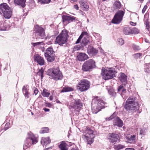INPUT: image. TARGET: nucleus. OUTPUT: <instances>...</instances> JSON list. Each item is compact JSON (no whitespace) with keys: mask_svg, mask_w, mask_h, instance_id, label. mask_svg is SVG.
Instances as JSON below:
<instances>
[{"mask_svg":"<svg viewBox=\"0 0 150 150\" xmlns=\"http://www.w3.org/2000/svg\"><path fill=\"white\" fill-rule=\"evenodd\" d=\"M62 22L64 24H67L73 21L76 18L70 16L63 15L62 16Z\"/></svg>","mask_w":150,"mask_h":150,"instance_id":"obj_16","label":"nucleus"},{"mask_svg":"<svg viewBox=\"0 0 150 150\" xmlns=\"http://www.w3.org/2000/svg\"><path fill=\"white\" fill-rule=\"evenodd\" d=\"M109 94L112 96L115 97L116 96V93L114 89H110L108 91Z\"/></svg>","mask_w":150,"mask_h":150,"instance_id":"obj_41","label":"nucleus"},{"mask_svg":"<svg viewBox=\"0 0 150 150\" xmlns=\"http://www.w3.org/2000/svg\"><path fill=\"white\" fill-rule=\"evenodd\" d=\"M28 86H24L22 88L23 92L25 96V98L26 99L29 98L30 94V93L28 92Z\"/></svg>","mask_w":150,"mask_h":150,"instance_id":"obj_29","label":"nucleus"},{"mask_svg":"<svg viewBox=\"0 0 150 150\" xmlns=\"http://www.w3.org/2000/svg\"><path fill=\"white\" fill-rule=\"evenodd\" d=\"M68 37V34L67 31L65 30H63L57 37L55 43L60 45H63V44L66 43Z\"/></svg>","mask_w":150,"mask_h":150,"instance_id":"obj_3","label":"nucleus"},{"mask_svg":"<svg viewBox=\"0 0 150 150\" xmlns=\"http://www.w3.org/2000/svg\"><path fill=\"white\" fill-rule=\"evenodd\" d=\"M131 102L130 103L134 105V106H137V107L136 108V109L139 110V106L138 105V103L136 97L132 96L129 97L126 101V102Z\"/></svg>","mask_w":150,"mask_h":150,"instance_id":"obj_17","label":"nucleus"},{"mask_svg":"<svg viewBox=\"0 0 150 150\" xmlns=\"http://www.w3.org/2000/svg\"><path fill=\"white\" fill-rule=\"evenodd\" d=\"M9 127H7V126H5V127H4V129L5 130H7V129H8Z\"/></svg>","mask_w":150,"mask_h":150,"instance_id":"obj_61","label":"nucleus"},{"mask_svg":"<svg viewBox=\"0 0 150 150\" xmlns=\"http://www.w3.org/2000/svg\"><path fill=\"white\" fill-rule=\"evenodd\" d=\"M71 150H79V149L76 147H75L72 148Z\"/></svg>","mask_w":150,"mask_h":150,"instance_id":"obj_59","label":"nucleus"},{"mask_svg":"<svg viewBox=\"0 0 150 150\" xmlns=\"http://www.w3.org/2000/svg\"><path fill=\"white\" fill-rule=\"evenodd\" d=\"M82 106V104L79 100H76L73 99L71 100L69 108L72 112H79Z\"/></svg>","mask_w":150,"mask_h":150,"instance_id":"obj_6","label":"nucleus"},{"mask_svg":"<svg viewBox=\"0 0 150 150\" xmlns=\"http://www.w3.org/2000/svg\"><path fill=\"white\" fill-rule=\"evenodd\" d=\"M147 6L146 5H145L144 6L142 11V13H144L145 12V11L146 10V9H147Z\"/></svg>","mask_w":150,"mask_h":150,"instance_id":"obj_50","label":"nucleus"},{"mask_svg":"<svg viewBox=\"0 0 150 150\" xmlns=\"http://www.w3.org/2000/svg\"><path fill=\"white\" fill-rule=\"evenodd\" d=\"M54 53L52 47H50L47 49L45 52V56L48 61L51 62L54 61L55 59Z\"/></svg>","mask_w":150,"mask_h":150,"instance_id":"obj_11","label":"nucleus"},{"mask_svg":"<svg viewBox=\"0 0 150 150\" xmlns=\"http://www.w3.org/2000/svg\"><path fill=\"white\" fill-rule=\"evenodd\" d=\"M38 92V90L37 88H36L34 91V93L35 95H37Z\"/></svg>","mask_w":150,"mask_h":150,"instance_id":"obj_53","label":"nucleus"},{"mask_svg":"<svg viewBox=\"0 0 150 150\" xmlns=\"http://www.w3.org/2000/svg\"><path fill=\"white\" fill-rule=\"evenodd\" d=\"M95 136H88V135H83L82 137L84 140H86L88 144H91L94 141L93 139Z\"/></svg>","mask_w":150,"mask_h":150,"instance_id":"obj_20","label":"nucleus"},{"mask_svg":"<svg viewBox=\"0 0 150 150\" xmlns=\"http://www.w3.org/2000/svg\"><path fill=\"white\" fill-rule=\"evenodd\" d=\"M47 90L46 89H44L42 92V95L44 97H48L49 96L50 93L47 92Z\"/></svg>","mask_w":150,"mask_h":150,"instance_id":"obj_36","label":"nucleus"},{"mask_svg":"<svg viewBox=\"0 0 150 150\" xmlns=\"http://www.w3.org/2000/svg\"><path fill=\"white\" fill-rule=\"evenodd\" d=\"M131 28L128 27H125L123 30V33L126 35L131 34Z\"/></svg>","mask_w":150,"mask_h":150,"instance_id":"obj_34","label":"nucleus"},{"mask_svg":"<svg viewBox=\"0 0 150 150\" xmlns=\"http://www.w3.org/2000/svg\"><path fill=\"white\" fill-rule=\"evenodd\" d=\"M131 34H137L139 33V30L136 28H131Z\"/></svg>","mask_w":150,"mask_h":150,"instance_id":"obj_38","label":"nucleus"},{"mask_svg":"<svg viewBox=\"0 0 150 150\" xmlns=\"http://www.w3.org/2000/svg\"><path fill=\"white\" fill-rule=\"evenodd\" d=\"M35 35L37 38H42L45 36V33L44 29L42 27L38 25L35 27Z\"/></svg>","mask_w":150,"mask_h":150,"instance_id":"obj_13","label":"nucleus"},{"mask_svg":"<svg viewBox=\"0 0 150 150\" xmlns=\"http://www.w3.org/2000/svg\"><path fill=\"white\" fill-rule=\"evenodd\" d=\"M88 53L90 55L95 56L98 52V50L94 48L93 46H88L87 49Z\"/></svg>","mask_w":150,"mask_h":150,"instance_id":"obj_18","label":"nucleus"},{"mask_svg":"<svg viewBox=\"0 0 150 150\" xmlns=\"http://www.w3.org/2000/svg\"><path fill=\"white\" fill-rule=\"evenodd\" d=\"M130 24L131 25L133 26H135L136 25V23H133V22L131 21L130 22Z\"/></svg>","mask_w":150,"mask_h":150,"instance_id":"obj_55","label":"nucleus"},{"mask_svg":"<svg viewBox=\"0 0 150 150\" xmlns=\"http://www.w3.org/2000/svg\"><path fill=\"white\" fill-rule=\"evenodd\" d=\"M118 44L120 45H122L124 43L123 40L122 38H119L118 39Z\"/></svg>","mask_w":150,"mask_h":150,"instance_id":"obj_45","label":"nucleus"},{"mask_svg":"<svg viewBox=\"0 0 150 150\" xmlns=\"http://www.w3.org/2000/svg\"><path fill=\"white\" fill-rule=\"evenodd\" d=\"M126 89L124 88H123L122 89V91H121L120 93H121V94H122V93H126Z\"/></svg>","mask_w":150,"mask_h":150,"instance_id":"obj_51","label":"nucleus"},{"mask_svg":"<svg viewBox=\"0 0 150 150\" xmlns=\"http://www.w3.org/2000/svg\"><path fill=\"white\" fill-rule=\"evenodd\" d=\"M137 136L134 135H127L125 137L127 142L130 143H133L135 142Z\"/></svg>","mask_w":150,"mask_h":150,"instance_id":"obj_21","label":"nucleus"},{"mask_svg":"<svg viewBox=\"0 0 150 150\" xmlns=\"http://www.w3.org/2000/svg\"><path fill=\"white\" fill-rule=\"evenodd\" d=\"M150 64H145V67L144 68V71L148 73L150 72Z\"/></svg>","mask_w":150,"mask_h":150,"instance_id":"obj_42","label":"nucleus"},{"mask_svg":"<svg viewBox=\"0 0 150 150\" xmlns=\"http://www.w3.org/2000/svg\"><path fill=\"white\" fill-rule=\"evenodd\" d=\"M144 21L147 29L149 30L150 28V26L149 24L148 19V18H144Z\"/></svg>","mask_w":150,"mask_h":150,"instance_id":"obj_40","label":"nucleus"},{"mask_svg":"<svg viewBox=\"0 0 150 150\" xmlns=\"http://www.w3.org/2000/svg\"><path fill=\"white\" fill-rule=\"evenodd\" d=\"M78 0H71V1H72L73 2H76Z\"/></svg>","mask_w":150,"mask_h":150,"instance_id":"obj_64","label":"nucleus"},{"mask_svg":"<svg viewBox=\"0 0 150 150\" xmlns=\"http://www.w3.org/2000/svg\"><path fill=\"white\" fill-rule=\"evenodd\" d=\"M30 3H35V1L34 0H29Z\"/></svg>","mask_w":150,"mask_h":150,"instance_id":"obj_60","label":"nucleus"},{"mask_svg":"<svg viewBox=\"0 0 150 150\" xmlns=\"http://www.w3.org/2000/svg\"><path fill=\"white\" fill-rule=\"evenodd\" d=\"M116 115L114 113L112 115L108 118H106L107 121H109L114 118L113 125L115 126H117L119 127H122L123 125V121L119 117L115 118Z\"/></svg>","mask_w":150,"mask_h":150,"instance_id":"obj_12","label":"nucleus"},{"mask_svg":"<svg viewBox=\"0 0 150 150\" xmlns=\"http://www.w3.org/2000/svg\"><path fill=\"white\" fill-rule=\"evenodd\" d=\"M108 139L110 142L115 144L119 141L120 137L118 134L112 133L108 135Z\"/></svg>","mask_w":150,"mask_h":150,"instance_id":"obj_14","label":"nucleus"},{"mask_svg":"<svg viewBox=\"0 0 150 150\" xmlns=\"http://www.w3.org/2000/svg\"><path fill=\"white\" fill-rule=\"evenodd\" d=\"M38 3L40 4H43L46 3L45 1V0H38Z\"/></svg>","mask_w":150,"mask_h":150,"instance_id":"obj_48","label":"nucleus"},{"mask_svg":"<svg viewBox=\"0 0 150 150\" xmlns=\"http://www.w3.org/2000/svg\"><path fill=\"white\" fill-rule=\"evenodd\" d=\"M123 88V86H119L117 89V91L120 93V92L122 91Z\"/></svg>","mask_w":150,"mask_h":150,"instance_id":"obj_49","label":"nucleus"},{"mask_svg":"<svg viewBox=\"0 0 150 150\" xmlns=\"http://www.w3.org/2000/svg\"><path fill=\"white\" fill-rule=\"evenodd\" d=\"M77 57L79 61H83L89 58L88 56L85 53H80L78 55Z\"/></svg>","mask_w":150,"mask_h":150,"instance_id":"obj_22","label":"nucleus"},{"mask_svg":"<svg viewBox=\"0 0 150 150\" xmlns=\"http://www.w3.org/2000/svg\"><path fill=\"white\" fill-rule=\"evenodd\" d=\"M125 148V146L121 144H118L116 146V148L118 150L122 149Z\"/></svg>","mask_w":150,"mask_h":150,"instance_id":"obj_44","label":"nucleus"},{"mask_svg":"<svg viewBox=\"0 0 150 150\" xmlns=\"http://www.w3.org/2000/svg\"><path fill=\"white\" fill-rule=\"evenodd\" d=\"M44 71V69L42 68L40 69L39 70V71L37 72L38 74L41 77L42 79L43 78Z\"/></svg>","mask_w":150,"mask_h":150,"instance_id":"obj_37","label":"nucleus"},{"mask_svg":"<svg viewBox=\"0 0 150 150\" xmlns=\"http://www.w3.org/2000/svg\"><path fill=\"white\" fill-rule=\"evenodd\" d=\"M131 102H126V104L124 106V108L126 110L128 111H131V112H138V110H136V108L137 106H134V105L130 103Z\"/></svg>","mask_w":150,"mask_h":150,"instance_id":"obj_15","label":"nucleus"},{"mask_svg":"<svg viewBox=\"0 0 150 150\" xmlns=\"http://www.w3.org/2000/svg\"><path fill=\"white\" fill-rule=\"evenodd\" d=\"M56 102L57 103H61V102L59 101L58 100H57L56 101Z\"/></svg>","mask_w":150,"mask_h":150,"instance_id":"obj_62","label":"nucleus"},{"mask_svg":"<svg viewBox=\"0 0 150 150\" xmlns=\"http://www.w3.org/2000/svg\"><path fill=\"white\" fill-rule=\"evenodd\" d=\"M122 4L119 1L116 0L114 1L113 7L114 10H119L122 7Z\"/></svg>","mask_w":150,"mask_h":150,"instance_id":"obj_25","label":"nucleus"},{"mask_svg":"<svg viewBox=\"0 0 150 150\" xmlns=\"http://www.w3.org/2000/svg\"><path fill=\"white\" fill-rule=\"evenodd\" d=\"M10 9L7 4L3 3L0 4V10L2 13Z\"/></svg>","mask_w":150,"mask_h":150,"instance_id":"obj_24","label":"nucleus"},{"mask_svg":"<svg viewBox=\"0 0 150 150\" xmlns=\"http://www.w3.org/2000/svg\"><path fill=\"white\" fill-rule=\"evenodd\" d=\"M14 2L15 4L22 8L24 7L25 6V0H14Z\"/></svg>","mask_w":150,"mask_h":150,"instance_id":"obj_28","label":"nucleus"},{"mask_svg":"<svg viewBox=\"0 0 150 150\" xmlns=\"http://www.w3.org/2000/svg\"><path fill=\"white\" fill-rule=\"evenodd\" d=\"M38 142V140L33 134L31 132L28 133V137L25 141V145L23 146V149L25 150L32 144H36Z\"/></svg>","mask_w":150,"mask_h":150,"instance_id":"obj_4","label":"nucleus"},{"mask_svg":"<svg viewBox=\"0 0 150 150\" xmlns=\"http://www.w3.org/2000/svg\"><path fill=\"white\" fill-rule=\"evenodd\" d=\"M146 129L145 128H143L140 130L139 134L142 136H144L146 134Z\"/></svg>","mask_w":150,"mask_h":150,"instance_id":"obj_35","label":"nucleus"},{"mask_svg":"<svg viewBox=\"0 0 150 150\" xmlns=\"http://www.w3.org/2000/svg\"><path fill=\"white\" fill-rule=\"evenodd\" d=\"M77 86L78 90L81 92L87 90L90 87V83L86 79H82L80 81Z\"/></svg>","mask_w":150,"mask_h":150,"instance_id":"obj_8","label":"nucleus"},{"mask_svg":"<svg viewBox=\"0 0 150 150\" xmlns=\"http://www.w3.org/2000/svg\"><path fill=\"white\" fill-rule=\"evenodd\" d=\"M51 0H45V2L46 4H49L51 2Z\"/></svg>","mask_w":150,"mask_h":150,"instance_id":"obj_56","label":"nucleus"},{"mask_svg":"<svg viewBox=\"0 0 150 150\" xmlns=\"http://www.w3.org/2000/svg\"><path fill=\"white\" fill-rule=\"evenodd\" d=\"M81 7L83 10L85 11L88 10L89 7L87 3L84 1L81 0L79 2Z\"/></svg>","mask_w":150,"mask_h":150,"instance_id":"obj_23","label":"nucleus"},{"mask_svg":"<svg viewBox=\"0 0 150 150\" xmlns=\"http://www.w3.org/2000/svg\"><path fill=\"white\" fill-rule=\"evenodd\" d=\"M60 150H68V148L66 143L62 142L59 145Z\"/></svg>","mask_w":150,"mask_h":150,"instance_id":"obj_31","label":"nucleus"},{"mask_svg":"<svg viewBox=\"0 0 150 150\" xmlns=\"http://www.w3.org/2000/svg\"><path fill=\"white\" fill-rule=\"evenodd\" d=\"M34 60L36 62L40 65H42L45 63L43 57H41L39 54H36L34 56Z\"/></svg>","mask_w":150,"mask_h":150,"instance_id":"obj_19","label":"nucleus"},{"mask_svg":"<svg viewBox=\"0 0 150 150\" xmlns=\"http://www.w3.org/2000/svg\"><path fill=\"white\" fill-rule=\"evenodd\" d=\"M49 99L50 100H52L53 99V96H51L50 97H49Z\"/></svg>","mask_w":150,"mask_h":150,"instance_id":"obj_57","label":"nucleus"},{"mask_svg":"<svg viewBox=\"0 0 150 150\" xmlns=\"http://www.w3.org/2000/svg\"><path fill=\"white\" fill-rule=\"evenodd\" d=\"M115 71L111 68L108 69L103 68L101 74L103 78L105 80L112 79L115 76Z\"/></svg>","mask_w":150,"mask_h":150,"instance_id":"obj_5","label":"nucleus"},{"mask_svg":"<svg viewBox=\"0 0 150 150\" xmlns=\"http://www.w3.org/2000/svg\"><path fill=\"white\" fill-rule=\"evenodd\" d=\"M85 135H88V136H95L93 134V131L89 128H87L85 130Z\"/></svg>","mask_w":150,"mask_h":150,"instance_id":"obj_33","label":"nucleus"},{"mask_svg":"<svg viewBox=\"0 0 150 150\" xmlns=\"http://www.w3.org/2000/svg\"><path fill=\"white\" fill-rule=\"evenodd\" d=\"M82 40L81 44L83 46L86 45L89 42V38L87 37L88 33L86 32H82L81 34L77 40L75 42L76 44H78L81 42V40L83 36H85Z\"/></svg>","mask_w":150,"mask_h":150,"instance_id":"obj_10","label":"nucleus"},{"mask_svg":"<svg viewBox=\"0 0 150 150\" xmlns=\"http://www.w3.org/2000/svg\"><path fill=\"white\" fill-rule=\"evenodd\" d=\"M4 18L7 19L10 18L12 15V12L10 9L3 13Z\"/></svg>","mask_w":150,"mask_h":150,"instance_id":"obj_30","label":"nucleus"},{"mask_svg":"<svg viewBox=\"0 0 150 150\" xmlns=\"http://www.w3.org/2000/svg\"><path fill=\"white\" fill-rule=\"evenodd\" d=\"M132 47L134 50H138L140 49V47L139 46L136 45H133Z\"/></svg>","mask_w":150,"mask_h":150,"instance_id":"obj_46","label":"nucleus"},{"mask_svg":"<svg viewBox=\"0 0 150 150\" xmlns=\"http://www.w3.org/2000/svg\"><path fill=\"white\" fill-rule=\"evenodd\" d=\"M9 125V123H7L6 124L5 126H8Z\"/></svg>","mask_w":150,"mask_h":150,"instance_id":"obj_63","label":"nucleus"},{"mask_svg":"<svg viewBox=\"0 0 150 150\" xmlns=\"http://www.w3.org/2000/svg\"><path fill=\"white\" fill-rule=\"evenodd\" d=\"M142 55V54L141 53H137V54H134V57L136 58H139L140 56Z\"/></svg>","mask_w":150,"mask_h":150,"instance_id":"obj_47","label":"nucleus"},{"mask_svg":"<svg viewBox=\"0 0 150 150\" xmlns=\"http://www.w3.org/2000/svg\"><path fill=\"white\" fill-rule=\"evenodd\" d=\"M74 8L76 10H78L79 7L77 4H75L74 6Z\"/></svg>","mask_w":150,"mask_h":150,"instance_id":"obj_52","label":"nucleus"},{"mask_svg":"<svg viewBox=\"0 0 150 150\" xmlns=\"http://www.w3.org/2000/svg\"><path fill=\"white\" fill-rule=\"evenodd\" d=\"M106 103L98 97L94 98L91 103L92 110L93 113L96 114L105 107Z\"/></svg>","mask_w":150,"mask_h":150,"instance_id":"obj_1","label":"nucleus"},{"mask_svg":"<svg viewBox=\"0 0 150 150\" xmlns=\"http://www.w3.org/2000/svg\"><path fill=\"white\" fill-rule=\"evenodd\" d=\"M119 79L123 84H125L127 81V76L124 73H121Z\"/></svg>","mask_w":150,"mask_h":150,"instance_id":"obj_26","label":"nucleus"},{"mask_svg":"<svg viewBox=\"0 0 150 150\" xmlns=\"http://www.w3.org/2000/svg\"><path fill=\"white\" fill-rule=\"evenodd\" d=\"M96 67L95 61L92 59H90L83 64L82 70L84 71H90Z\"/></svg>","mask_w":150,"mask_h":150,"instance_id":"obj_7","label":"nucleus"},{"mask_svg":"<svg viewBox=\"0 0 150 150\" xmlns=\"http://www.w3.org/2000/svg\"><path fill=\"white\" fill-rule=\"evenodd\" d=\"M125 13V10H118L115 14L112 20V22L115 24H119L122 20L123 16Z\"/></svg>","mask_w":150,"mask_h":150,"instance_id":"obj_9","label":"nucleus"},{"mask_svg":"<svg viewBox=\"0 0 150 150\" xmlns=\"http://www.w3.org/2000/svg\"><path fill=\"white\" fill-rule=\"evenodd\" d=\"M43 44V43L42 42H37L35 43H31L32 45L34 47H39V46L40 45H42Z\"/></svg>","mask_w":150,"mask_h":150,"instance_id":"obj_39","label":"nucleus"},{"mask_svg":"<svg viewBox=\"0 0 150 150\" xmlns=\"http://www.w3.org/2000/svg\"><path fill=\"white\" fill-rule=\"evenodd\" d=\"M125 150H135L133 148H126Z\"/></svg>","mask_w":150,"mask_h":150,"instance_id":"obj_58","label":"nucleus"},{"mask_svg":"<svg viewBox=\"0 0 150 150\" xmlns=\"http://www.w3.org/2000/svg\"><path fill=\"white\" fill-rule=\"evenodd\" d=\"M51 142V140L49 137H42L41 139V143L44 146H46Z\"/></svg>","mask_w":150,"mask_h":150,"instance_id":"obj_27","label":"nucleus"},{"mask_svg":"<svg viewBox=\"0 0 150 150\" xmlns=\"http://www.w3.org/2000/svg\"><path fill=\"white\" fill-rule=\"evenodd\" d=\"M49 130L48 128L46 127H44L41 129L40 131V133L41 134L48 133L49 132Z\"/></svg>","mask_w":150,"mask_h":150,"instance_id":"obj_43","label":"nucleus"},{"mask_svg":"<svg viewBox=\"0 0 150 150\" xmlns=\"http://www.w3.org/2000/svg\"><path fill=\"white\" fill-rule=\"evenodd\" d=\"M74 88L69 86H65L63 87L61 91V92H65L73 91Z\"/></svg>","mask_w":150,"mask_h":150,"instance_id":"obj_32","label":"nucleus"},{"mask_svg":"<svg viewBox=\"0 0 150 150\" xmlns=\"http://www.w3.org/2000/svg\"><path fill=\"white\" fill-rule=\"evenodd\" d=\"M43 110H44L45 112H49L50 111V109H49L46 108H43Z\"/></svg>","mask_w":150,"mask_h":150,"instance_id":"obj_54","label":"nucleus"},{"mask_svg":"<svg viewBox=\"0 0 150 150\" xmlns=\"http://www.w3.org/2000/svg\"><path fill=\"white\" fill-rule=\"evenodd\" d=\"M47 73L50 76V78L56 81L61 80L63 78L62 73L58 67L48 69Z\"/></svg>","mask_w":150,"mask_h":150,"instance_id":"obj_2","label":"nucleus"}]
</instances>
